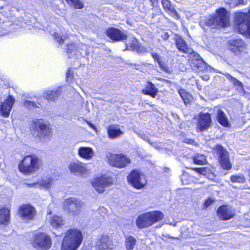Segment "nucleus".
<instances>
[{
  "mask_svg": "<svg viewBox=\"0 0 250 250\" xmlns=\"http://www.w3.org/2000/svg\"><path fill=\"white\" fill-rule=\"evenodd\" d=\"M83 241L81 231L77 229L67 230L62 244V250H76Z\"/></svg>",
  "mask_w": 250,
  "mask_h": 250,
  "instance_id": "1",
  "label": "nucleus"
},
{
  "mask_svg": "<svg viewBox=\"0 0 250 250\" xmlns=\"http://www.w3.org/2000/svg\"><path fill=\"white\" fill-rule=\"evenodd\" d=\"M164 218V214L160 211H149L138 216L136 225L139 229H143L152 226Z\"/></svg>",
  "mask_w": 250,
  "mask_h": 250,
  "instance_id": "2",
  "label": "nucleus"
},
{
  "mask_svg": "<svg viewBox=\"0 0 250 250\" xmlns=\"http://www.w3.org/2000/svg\"><path fill=\"white\" fill-rule=\"evenodd\" d=\"M18 167L21 172L29 175L39 169L40 161L35 156L27 155L20 162Z\"/></svg>",
  "mask_w": 250,
  "mask_h": 250,
  "instance_id": "3",
  "label": "nucleus"
},
{
  "mask_svg": "<svg viewBox=\"0 0 250 250\" xmlns=\"http://www.w3.org/2000/svg\"><path fill=\"white\" fill-rule=\"evenodd\" d=\"M31 243L33 247L38 250H48L51 247L52 241L46 233L38 232L33 236Z\"/></svg>",
  "mask_w": 250,
  "mask_h": 250,
  "instance_id": "4",
  "label": "nucleus"
},
{
  "mask_svg": "<svg viewBox=\"0 0 250 250\" xmlns=\"http://www.w3.org/2000/svg\"><path fill=\"white\" fill-rule=\"evenodd\" d=\"M83 206V202L75 197L68 198L63 201V207L68 214L73 217L78 216Z\"/></svg>",
  "mask_w": 250,
  "mask_h": 250,
  "instance_id": "5",
  "label": "nucleus"
},
{
  "mask_svg": "<svg viewBox=\"0 0 250 250\" xmlns=\"http://www.w3.org/2000/svg\"><path fill=\"white\" fill-rule=\"evenodd\" d=\"M229 17L227 10L220 8L217 11L215 16H210L206 20V24L209 26L219 25L222 27L227 26L229 23Z\"/></svg>",
  "mask_w": 250,
  "mask_h": 250,
  "instance_id": "6",
  "label": "nucleus"
},
{
  "mask_svg": "<svg viewBox=\"0 0 250 250\" xmlns=\"http://www.w3.org/2000/svg\"><path fill=\"white\" fill-rule=\"evenodd\" d=\"M235 19L239 32L241 34H250V9L248 13H236Z\"/></svg>",
  "mask_w": 250,
  "mask_h": 250,
  "instance_id": "7",
  "label": "nucleus"
},
{
  "mask_svg": "<svg viewBox=\"0 0 250 250\" xmlns=\"http://www.w3.org/2000/svg\"><path fill=\"white\" fill-rule=\"evenodd\" d=\"M106 158L110 165L118 168H124L131 163L130 159L122 154H113L108 153Z\"/></svg>",
  "mask_w": 250,
  "mask_h": 250,
  "instance_id": "8",
  "label": "nucleus"
},
{
  "mask_svg": "<svg viewBox=\"0 0 250 250\" xmlns=\"http://www.w3.org/2000/svg\"><path fill=\"white\" fill-rule=\"evenodd\" d=\"M91 184L98 192L102 193L105 188L113 185V180L110 176L104 175L95 179Z\"/></svg>",
  "mask_w": 250,
  "mask_h": 250,
  "instance_id": "9",
  "label": "nucleus"
},
{
  "mask_svg": "<svg viewBox=\"0 0 250 250\" xmlns=\"http://www.w3.org/2000/svg\"><path fill=\"white\" fill-rule=\"evenodd\" d=\"M128 182L135 188L141 189L146 184L145 176L137 170H132L127 176Z\"/></svg>",
  "mask_w": 250,
  "mask_h": 250,
  "instance_id": "10",
  "label": "nucleus"
},
{
  "mask_svg": "<svg viewBox=\"0 0 250 250\" xmlns=\"http://www.w3.org/2000/svg\"><path fill=\"white\" fill-rule=\"evenodd\" d=\"M213 151L219 157V160L222 167L226 170L231 168V164L229 161V153L222 146L217 145L213 149Z\"/></svg>",
  "mask_w": 250,
  "mask_h": 250,
  "instance_id": "11",
  "label": "nucleus"
},
{
  "mask_svg": "<svg viewBox=\"0 0 250 250\" xmlns=\"http://www.w3.org/2000/svg\"><path fill=\"white\" fill-rule=\"evenodd\" d=\"M188 62L192 69L197 71H204L207 68V64L195 51L189 56Z\"/></svg>",
  "mask_w": 250,
  "mask_h": 250,
  "instance_id": "12",
  "label": "nucleus"
},
{
  "mask_svg": "<svg viewBox=\"0 0 250 250\" xmlns=\"http://www.w3.org/2000/svg\"><path fill=\"white\" fill-rule=\"evenodd\" d=\"M212 123L210 114L201 112L198 116L197 129L200 131H205L210 126Z\"/></svg>",
  "mask_w": 250,
  "mask_h": 250,
  "instance_id": "13",
  "label": "nucleus"
},
{
  "mask_svg": "<svg viewBox=\"0 0 250 250\" xmlns=\"http://www.w3.org/2000/svg\"><path fill=\"white\" fill-rule=\"evenodd\" d=\"M19 214L25 221L32 220L36 215L34 208L29 205H24L19 208Z\"/></svg>",
  "mask_w": 250,
  "mask_h": 250,
  "instance_id": "14",
  "label": "nucleus"
},
{
  "mask_svg": "<svg viewBox=\"0 0 250 250\" xmlns=\"http://www.w3.org/2000/svg\"><path fill=\"white\" fill-rule=\"evenodd\" d=\"M15 98L9 95L7 99L1 102L0 106V114L4 117H9L10 112L15 103Z\"/></svg>",
  "mask_w": 250,
  "mask_h": 250,
  "instance_id": "15",
  "label": "nucleus"
},
{
  "mask_svg": "<svg viewBox=\"0 0 250 250\" xmlns=\"http://www.w3.org/2000/svg\"><path fill=\"white\" fill-rule=\"evenodd\" d=\"M218 217L222 220H228L232 218L235 214V210L230 206L223 205L217 211Z\"/></svg>",
  "mask_w": 250,
  "mask_h": 250,
  "instance_id": "16",
  "label": "nucleus"
},
{
  "mask_svg": "<svg viewBox=\"0 0 250 250\" xmlns=\"http://www.w3.org/2000/svg\"><path fill=\"white\" fill-rule=\"evenodd\" d=\"M229 49L232 52L239 55L242 53L247 52L246 45L244 41L241 39H236L230 42L229 45Z\"/></svg>",
  "mask_w": 250,
  "mask_h": 250,
  "instance_id": "17",
  "label": "nucleus"
},
{
  "mask_svg": "<svg viewBox=\"0 0 250 250\" xmlns=\"http://www.w3.org/2000/svg\"><path fill=\"white\" fill-rule=\"evenodd\" d=\"M126 49L135 51L139 54L149 52L148 48L140 45L139 42L135 38H131L129 42L126 43Z\"/></svg>",
  "mask_w": 250,
  "mask_h": 250,
  "instance_id": "18",
  "label": "nucleus"
},
{
  "mask_svg": "<svg viewBox=\"0 0 250 250\" xmlns=\"http://www.w3.org/2000/svg\"><path fill=\"white\" fill-rule=\"evenodd\" d=\"M106 35L114 42L121 41L127 39V36L118 29L110 28L106 30Z\"/></svg>",
  "mask_w": 250,
  "mask_h": 250,
  "instance_id": "19",
  "label": "nucleus"
},
{
  "mask_svg": "<svg viewBox=\"0 0 250 250\" xmlns=\"http://www.w3.org/2000/svg\"><path fill=\"white\" fill-rule=\"evenodd\" d=\"M35 129L38 132V135L40 138L48 136L50 133V128L48 125L43 124L41 120H37L34 123Z\"/></svg>",
  "mask_w": 250,
  "mask_h": 250,
  "instance_id": "20",
  "label": "nucleus"
},
{
  "mask_svg": "<svg viewBox=\"0 0 250 250\" xmlns=\"http://www.w3.org/2000/svg\"><path fill=\"white\" fill-rule=\"evenodd\" d=\"M113 248V244L106 236H102L96 242V250H111Z\"/></svg>",
  "mask_w": 250,
  "mask_h": 250,
  "instance_id": "21",
  "label": "nucleus"
},
{
  "mask_svg": "<svg viewBox=\"0 0 250 250\" xmlns=\"http://www.w3.org/2000/svg\"><path fill=\"white\" fill-rule=\"evenodd\" d=\"M68 168L71 173L75 175H81L85 173L87 171L84 164L81 162L71 163L69 165Z\"/></svg>",
  "mask_w": 250,
  "mask_h": 250,
  "instance_id": "22",
  "label": "nucleus"
},
{
  "mask_svg": "<svg viewBox=\"0 0 250 250\" xmlns=\"http://www.w3.org/2000/svg\"><path fill=\"white\" fill-rule=\"evenodd\" d=\"M175 45L178 50L184 53H188L189 55L194 51L188 46L186 41L181 37L175 38Z\"/></svg>",
  "mask_w": 250,
  "mask_h": 250,
  "instance_id": "23",
  "label": "nucleus"
},
{
  "mask_svg": "<svg viewBox=\"0 0 250 250\" xmlns=\"http://www.w3.org/2000/svg\"><path fill=\"white\" fill-rule=\"evenodd\" d=\"M161 3L166 12L177 19L180 18L174 6L171 4V2L169 0H162Z\"/></svg>",
  "mask_w": 250,
  "mask_h": 250,
  "instance_id": "24",
  "label": "nucleus"
},
{
  "mask_svg": "<svg viewBox=\"0 0 250 250\" xmlns=\"http://www.w3.org/2000/svg\"><path fill=\"white\" fill-rule=\"evenodd\" d=\"M78 154L84 159L90 160L94 156V152L91 147L82 146L78 149Z\"/></svg>",
  "mask_w": 250,
  "mask_h": 250,
  "instance_id": "25",
  "label": "nucleus"
},
{
  "mask_svg": "<svg viewBox=\"0 0 250 250\" xmlns=\"http://www.w3.org/2000/svg\"><path fill=\"white\" fill-rule=\"evenodd\" d=\"M61 93L60 88H58L56 90H46L43 94V97L48 101H54L58 98Z\"/></svg>",
  "mask_w": 250,
  "mask_h": 250,
  "instance_id": "26",
  "label": "nucleus"
},
{
  "mask_svg": "<svg viewBox=\"0 0 250 250\" xmlns=\"http://www.w3.org/2000/svg\"><path fill=\"white\" fill-rule=\"evenodd\" d=\"M158 91V89L151 82H147L146 86V89L142 90L143 93L145 95H149L153 98H155Z\"/></svg>",
  "mask_w": 250,
  "mask_h": 250,
  "instance_id": "27",
  "label": "nucleus"
},
{
  "mask_svg": "<svg viewBox=\"0 0 250 250\" xmlns=\"http://www.w3.org/2000/svg\"><path fill=\"white\" fill-rule=\"evenodd\" d=\"M107 133L109 138L114 139L121 136L123 132L118 126L112 125L107 128Z\"/></svg>",
  "mask_w": 250,
  "mask_h": 250,
  "instance_id": "28",
  "label": "nucleus"
},
{
  "mask_svg": "<svg viewBox=\"0 0 250 250\" xmlns=\"http://www.w3.org/2000/svg\"><path fill=\"white\" fill-rule=\"evenodd\" d=\"M76 44H69L67 45L66 52L69 55V57H79L81 55V53L78 50Z\"/></svg>",
  "mask_w": 250,
  "mask_h": 250,
  "instance_id": "29",
  "label": "nucleus"
},
{
  "mask_svg": "<svg viewBox=\"0 0 250 250\" xmlns=\"http://www.w3.org/2000/svg\"><path fill=\"white\" fill-rule=\"evenodd\" d=\"M217 120L219 123L224 126L229 125L228 119L226 114L222 110H218L217 112Z\"/></svg>",
  "mask_w": 250,
  "mask_h": 250,
  "instance_id": "30",
  "label": "nucleus"
},
{
  "mask_svg": "<svg viewBox=\"0 0 250 250\" xmlns=\"http://www.w3.org/2000/svg\"><path fill=\"white\" fill-rule=\"evenodd\" d=\"M136 244V239L132 235L125 237V245L126 250H133Z\"/></svg>",
  "mask_w": 250,
  "mask_h": 250,
  "instance_id": "31",
  "label": "nucleus"
},
{
  "mask_svg": "<svg viewBox=\"0 0 250 250\" xmlns=\"http://www.w3.org/2000/svg\"><path fill=\"white\" fill-rule=\"evenodd\" d=\"M41 188L43 189H49L51 188L54 184L53 179L51 178H46L42 179L39 183Z\"/></svg>",
  "mask_w": 250,
  "mask_h": 250,
  "instance_id": "32",
  "label": "nucleus"
},
{
  "mask_svg": "<svg viewBox=\"0 0 250 250\" xmlns=\"http://www.w3.org/2000/svg\"><path fill=\"white\" fill-rule=\"evenodd\" d=\"M10 219V211L6 208L0 209V224H3L7 222Z\"/></svg>",
  "mask_w": 250,
  "mask_h": 250,
  "instance_id": "33",
  "label": "nucleus"
},
{
  "mask_svg": "<svg viewBox=\"0 0 250 250\" xmlns=\"http://www.w3.org/2000/svg\"><path fill=\"white\" fill-rule=\"evenodd\" d=\"M64 220L61 216H54L50 220L51 226L55 228H58L63 225Z\"/></svg>",
  "mask_w": 250,
  "mask_h": 250,
  "instance_id": "34",
  "label": "nucleus"
},
{
  "mask_svg": "<svg viewBox=\"0 0 250 250\" xmlns=\"http://www.w3.org/2000/svg\"><path fill=\"white\" fill-rule=\"evenodd\" d=\"M227 78L236 87L237 90H242L243 88L242 83L229 74L226 75Z\"/></svg>",
  "mask_w": 250,
  "mask_h": 250,
  "instance_id": "35",
  "label": "nucleus"
},
{
  "mask_svg": "<svg viewBox=\"0 0 250 250\" xmlns=\"http://www.w3.org/2000/svg\"><path fill=\"white\" fill-rule=\"evenodd\" d=\"M68 4L76 9H82L83 7V3L80 0H65Z\"/></svg>",
  "mask_w": 250,
  "mask_h": 250,
  "instance_id": "36",
  "label": "nucleus"
},
{
  "mask_svg": "<svg viewBox=\"0 0 250 250\" xmlns=\"http://www.w3.org/2000/svg\"><path fill=\"white\" fill-rule=\"evenodd\" d=\"M179 93L185 104H188L190 102V97H191V95L187 93L184 89L179 90Z\"/></svg>",
  "mask_w": 250,
  "mask_h": 250,
  "instance_id": "37",
  "label": "nucleus"
},
{
  "mask_svg": "<svg viewBox=\"0 0 250 250\" xmlns=\"http://www.w3.org/2000/svg\"><path fill=\"white\" fill-rule=\"evenodd\" d=\"M57 42L60 44H62L63 43V41L67 38V35H61L60 33L58 32H55L52 34Z\"/></svg>",
  "mask_w": 250,
  "mask_h": 250,
  "instance_id": "38",
  "label": "nucleus"
},
{
  "mask_svg": "<svg viewBox=\"0 0 250 250\" xmlns=\"http://www.w3.org/2000/svg\"><path fill=\"white\" fill-rule=\"evenodd\" d=\"M195 164L198 165H204L206 163V159L204 155L197 154L193 159Z\"/></svg>",
  "mask_w": 250,
  "mask_h": 250,
  "instance_id": "39",
  "label": "nucleus"
},
{
  "mask_svg": "<svg viewBox=\"0 0 250 250\" xmlns=\"http://www.w3.org/2000/svg\"><path fill=\"white\" fill-rule=\"evenodd\" d=\"M244 180V178L242 174L232 175L230 177V180L233 183H243Z\"/></svg>",
  "mask_w": 250,
  "mask_h": 250,
  "instance_id": "40",
  "label": "nucleus"
},
{
  "mask_svg": "<svg viewBox=\"0 0 250 250\" xmlns=\"http://www.w3.org/2000/svg\"><path fill=\"white\" fill-rule=\"evenodd\" d=\"M243 0H227L226 2L229 5V7H235L238 5L241 4Z\"/></svg>",
  "mask_w": 250,
  "mask_h": 250,
  "instance_id": "41",
  "label": "nucleus"
},
{
  "mask_svg": "<svg viewBox=\"0 0 250 250\" xmlns=\"http://www.w3.org/2000/svg\"><path fill=\"white\" fill-rule=\"evenodd\" d=\"M151 56L153 59L159 64L160 67H162L163 63L161 62V57L159 54L156 53H152Z\"/></svg>",
  "mask_w": 250,
  "mask_h": 250,
  "instance_id": "42",
  "label": "nucleus"
},
{
  "mask_svg": "<svg viewBox=\"0 0 250 250\" xmlns=\"http://www.w3.org/2000/svg\"><path fill=\"white\" fill-rule=\"evenodd\" d=\"M194 170L203 175H206L209 171V169L207 167L195 168Z\"/></svg>",
  "mask_w": 250,
  "mask_h": 250,
  "instance_id": "43",
  "label": "nucleus"
},
{
  "mask_svg": "<svg viewBox=\"0 0 250 250\" xmlns=\"http://www.w3.org/2000/svg\"><path fill=\"white\" fill-rule=\"evenodd\" d=\"M24 106L26 107L31 108L32 107H39L36 103L30 101H25L24 103Z\"/></svg>",
  "mask_w": 250,
  "mask_h": 250,
  "instance_id": "44",
  "label": "nucleus"
},
{
  "mask_svg": "<svg viewBox=\"0 0 250 250\" xmlns=\"http://www.w3.org/2000/svg\"><path fill=\"white\" fill-rule=\"evenodd\" d=\"M73 77V71L71 69L69 68L68 69L67 72L66 73V78L67 81H68L69 79H72Z\"/></svg>",
  "mask_w": 250,
  "mask_h": 250,
  "instance_id": "45",
  "label": "nucleus"
},
{
  "mask_svg": "<svg viewBox=\"0 0 250 250\" xmlns=\"http://www.w3.org/2000/svg\"><path fill=\"white\" fill-rule=\"evenodd\" d=\"M140 137L143 139L144 140L148 142L150 145H153V144H152V142H151L148 139L146 135L145 134H141L140 135Z\"/></svg>",
  "mask_w": 250,
  "mask_h": 250,
  "instance_id": "46",
  "label": "nucleus"
},
{
  "mask_svg": "<svg viewBox=\"0 0 250 250\" xmlns=\"http://www.w3.org/2000/svg\"><path fill=\"white\" fill-rule=\"evenodd\" d=\"M213 200L210 199H208L204 203V207L205 208H208L210 205L213 203Z\"/></svg>",
  "mask_w": 250,
  "mask_h": 250,
  "instance_id": "47",
  "label": "nucleus"
},
{
  "mask_svg": "<svg viewBox=\"0 0 250 250\" xmlns=\"http://www.w3.org/2000/svg\"><path fill=\"white\" fill-rule=\"evenodd\" d=\"M183 142L188 144H194V141L193 140L189 138H185Z\"/></svg>",
  "mask_w": 250,
  "mask_h": 250,
  "instance_id": "48",
  "label": "nucleus"
},
{
  "mask_svg": "<svg viewBox=\"0 0 250 250\" xmlns=\"http://www.w3.org/2000/svg\"><path fill=\"white\" fill-rule=\"evenodd\" d=\"M85 122H86V123L87 124V125L92 129H93L94 130H97V128L94 125H93V124H92L89 121H88L87 120H85Z\"/></svg>",
  "mask_w": 250,
  "mask_h": 250,
  "instance_id": "49",
  "label": "nucleus"
},
{
  "mask_svg": "<svg viewBox=\"0 0 250 250\" xmlns=\"http://www.w3.org/2000/svg\"><path fill=\"white\" fill-rule=\"evenodd\" d=\"M162 38L164 39V40H167L169 38V35L167 32H164L161 35Z\"/></svg>",
  "mask_w": 250,
  "mask_h": 250,
  "instance_id": "50",
  "label": "nucleus"
},
{
  "mask_svg": "<svg viewBox=\"0 0 250 250\" xmlns=\"http://www.w3.org/2000/svg\"><path fill=\"white\" fill-rule=\"evenodd\" d=\"M152 144H153V145H151V146H153L155 149H159L160 148V146L159 145V144H158L155 142H152Z\"/></svg>",
  "mask_w": 250,
  "mask_h": 250,
  "instance_id": "51",
  "label": "nucleus"
},
{
  "mask_svg": "<svg viewBox=\"0 0 250 250\" xmlns=\"http://www.w3.org/2000/svg\"><path fill=\"white\" fill-rule=\"evenodd\" d=\"M162 69L167 71V68L165 66V65L163 63L162 67H161Z\"/></svg>",
  "mask_w": 250,
  "mask_h": 250,
  "instance_id": "52",
  "label": "nucleus"
},
{
  "mask_svg": "<svg viewBox=\"0 0 250 250\" xmlns=\"http://www.w3.org/2000/svg\"><path fill=\"white\" fill-rule=\"evenodd\" d=\"M29 187H34V186L37 185V183H33V184H27Z\"/></svg>",
  "mask_w": 250,
  "mask_h": 250,
  "instance_id": "53",
  "label": "nucleus"
},
{
  "mask_svg": "<svg viewBox=\"0 0 250 250\" xmlns=\"http://www.w3.org/2000/svg\"><path fill=\"white\" fill-rule=\"evenodd\" d=\"M150 2H151L152 3V6H154V3L155 2L157 1V0H150Z\"/></svg>",
  "mask_w": 250,
  "mask_h": 250,
  "instance_id": "54",
  "label": "nucleus"
},
{
  "mask_svg": "<svg viewBox=\"0 0 250 250\" xmlns=\"http://www.w3.org/2000/svg\"><path fill=\"white\" fill-rule=\"evenodd\" d=\"M0 26L1 28L5 27L6 26V25L3 24L2 25H0Z\"/></svg>",
  "mask_w": 250,
  "mask_h": 250,
  "instance_id": "55",
  "label": "nucleus"
},
{
  "mask_svg": "<svg viewBox=\"0 0 250 250\" xmlns=\"http://www.w3.org/2000/svg\"><path fill=\"white\" fill-rule=\"evenodd\" d=\"M165 172H168L169 171V168H165Z\"/></svg>",
  "mask_w": 250,
  "mask_h": 250,
  "instance_id": "56",
  "label": "nucleus"
},
{
  "mask_svg": "<svg viewBox=\"0 0 250 250\" xmlns=\"http://www.w3.org/2000/svg\"><path fill=\"white\" fill-rule=\"evenodd\" d=\"M205 79H208V76H205Z\"/></svg>",
  "mask_w": 250,
  "mask_h": 250,
  "instance_id": "57",
  "label": "nucleus"
},
{
  "mask_svg": "<svg viewBox=\"0 0 250 250\" xmlns=\"http://www.w3.org/2000/svg\"><path fill=\"white\" fill-rule=\"evenodd\" d=\"M249 176L250 177V172H249Z\"/></svg>",
  "mask_w": 250,
  "mask_h": 250,
  "instance_id": "58",
  "label": "nucleus"
}]
</instances>
